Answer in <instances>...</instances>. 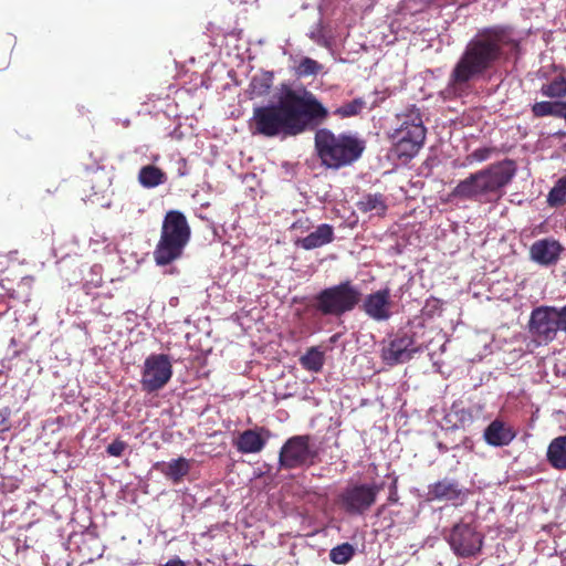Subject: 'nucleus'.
<instances>
[{
	"mask_svg": "<svg viewBox=\"0 0 566 566\" xmlns=\"http://www.w3.org/2000/svg\"><path fill=\"white\" fill-rule=\"evenodd\" d=\"M547 202L551 207H558L566 202V177L560 178L552 188Z\"/></svg>",
	"mask_w": 566,
	"mask_h": 566,
	"instance_id": "29",
	"label": "nucleus"
},
{
	"mask_svg": "<svg viewBox=\"0 0 566 566\" xmlns=\"http://www.w3.org/2000/svg\"><path fill=\"white\" fill-rule=\"evenodd\" d=\"M312 457L308 438L297 436L289 439L280 452V465L284 469H293L306 463Z\"/></svg>",
	"mask_w": 566,
	"mask_h": 566,
	"instance_id": "13",
	"label": "nucleus"
},
{
	"mask_svg": "<svg viewBox=\"0 0 566 566\" xmlns=\"http://www.w3.org/2000/svg\"><path fill=\"white\" fill-rule=\"evenodd\" d=\"M360 301V287L346 280L322 290L314 298V306L323 315L340 317L352 312Z\"/></svg>",
	"mask_w": 566,
	"mask_h": 566,
	"instance_id": "7",
	"label": "nucleus"
},
{
	"mask_svg": "<svg viewBox=\"0 0 566 566\" xmlns=\"http://www.w3.org/2000/svg\"><path fill=\"white\" fill-rule=\"evenodd\" d=\"M562 331L557 307L539 306L532 311L530 318V332L539 342H552L557 332Z\"/></svg>",
	"mask_w": 566,
	"mask_h": 566,
	"instance_id": "11",
	"label": "nucleus"
},
{
	"mask_svg": "<svg viewBox=\"0 0 566 566\" xmlns=\"http://www.w3.org/2000/svg\"><path fill=\"white\" fill-rule=\"evenodd\" d=\"M273 85V74L271 72H262L252 77L248 94L250 98L265 96Z\"/></svg>",
	"mask_w": 566,
	"mask_h": 566,
	"instance_id": "24",
	"label": "nucleus"
},
{
	"mask_svg": "<svg viewBox=\"0 0 566 566\" xmlns=\"http://www.w3.org/2000/svg\"><path fill=\"white\" fill-rule=\"evenodd\" d=\"M532 112L536 117L566 115V102H537L533 105Z\"/></svg>",
	"mask_w": 566,
	"mask_h": 566,
	"instance_id": "25",
	"label": "nucleus"
},
{
	"mask_svg": "<svg viewBox=\"0 0 566 566\" xmlns=\"http://www.w3.org/2000/svg\"><path fill=\"white\" fill-rule=\"evenodd\" d=\"M515 174L516 165L511 159L492 164L461 180L450 192V200L496 201L504 195V188Z\"/></svg>",
	"mask_w": 566,
	"mask_h": 566,
	"instance_id": "3",
	"label": "nucleus"
},
{
	"mask_svg": "<svg viewBox=\"0 0 566 566\" xmlns=\"http://www.w3.org/2000/svg\"><path fill=\"white\" fill-rule=\"evenodd\" d=\"M452 552L459 557H472L481 552L483 536L475 527L460 521L450 530L446 536Z\"/></svg>",
	"mask_w": 566,
	"mask_h": 566,
	"instance_id": "9",
	"label": "nucleus"
},
{
	"mask_svg": "<svg viewBox=\"0 0 566 566\" xmlns=\"http://www.w3.org/2000/svg\"><path fill=\"white\" fill-rule=\"evenodd\" d=\"M388 501L391 503H395L398 501V494H397V490H396L395 485H392V488L390 490Z\"/></svg>",
	"mask_w": 566,
	"mask_h": 566,
	"instance_id": "38",
	"label": "nucleus"
},
{
	"mask_svg": "<svg viewBox=\"0 0 566 566\" xmlns=\"http://www.w3.org/2000/svg\"><path fill=\"white\" fill-rule=\"evenodd\" d=\"M357 209L364 213L381 217L387 210L386 198L381 193L364 195L357 202Z\"/></svg>",
	"mask_w": 566,
	"mask_h": 566,
	"instance_id": "21",
	"label": "nucleus"
},
{
	"mask_svg": "<svg viewBox=\"0 0 566 566\" xmlns=\"http://www.w3.org/2000/svg\"><path fill=\"white\" fill-rule=\"evenodd\" d=\"M310 38L317 44L322 46H329L332 41V35L326 29L318 23L310 31Z\"/></svg>",
	"mask_w": 566,
	"mask_h": 566,
	"instance_id": "32",
	"label": "nucleus"
},
{
	"mask_svg": "<svg viewBox=\"0 0 566 566\" xmlns=\"http://www.w3.org/2000/svg\"><path fill=\"white\" fill-rule=\"evenodd\" d=\"M265 444V438L253 429L243 431L237 439L235 446L242 453L260 452Z\"/></svg>",
	"mask_w": 566,
	"mask_h": 566,
	"instance_id": "19",
	"label": "nucleus"
},
{
	"mask_svg": "<svg viewBox=\"0 0 566 566\" xmlns=\"http://www.w3.org/2000/svg\"><path fill=\"white\" fill-rule=\"evenodd\" d=\"M381 489L376 483L349 485L339 495V504L348 514L363 515L374 505Z\"/></svg>",
	"mask_w": 566,
	"mask_h": 566,
	"instance_id": "10",
	"label": "nucleus"
},
{
	"mask_svg": "<svg viewBox=\"0 0 566 566\" xmlns=\"http://www.w3.org/2000/svg\"><path fill=\"white\" fill-rule=\"evenodd\" d=\"M469 494L470 491L463 488L457 480L444 478L430 484L427 495L429 501H444L459 506L467 501Z\"/></svg>",
	"mask_w": 566,
	"mask_h": 566,
	"instance_id": "12",
	"label": "nucleus"
},
{
	"mask_svg": "<svg viewBox=\"0 0 566 566\" xmlns=\"http://www.w3.org/2000/svg\"><path fill=\"white\" fill-rule=\"evenodd\" d=\"M327 114L312 92L284 86L276 103L254 107L250 129L253 135L265 137L296 136Z\"/></svg>",
	"mask_w": 566,
	"mask_h": 566,
	"instance_id": "1",
	"label": "nucleus"
},
{
	"mask_svg": "<svg viewBox=\"0 0 566 566\" xmlns=\"http://www.w3.org/2000/svg\"><path fill=\"white\" fill-rule=\"evenodd\" d=\"M308 228H310V222H308V220H307V219H306V220H304V221L298 220V221H296V222H294V223L292 224V229H295V230H296V229H305V230H307Z\"/></svg>",
	"mask_w": 566,
	"mask_h": 566,
	"instance_id": "36",
	"label": "nucleus"
},
{
	"mask_svg": "<svg viewBox=\"0 0 566 566\" xmlns=\"http://www.w3.org/2000/svg\"><path fill=\"white\" fill-rule=\"evenodd\" d=\"M515 436L512 427H486L484 430L485 441L493 447L506 446Z\"/></svg>",
	"mask_w": 566,
	"mask_h": 566,
	"instance_id": "22",
	"label": "nucleus"
},
{
	"mask_svg": "<svg viewBox=\"0 0 566 566\" xmlns=\"http://www.w3.org/2000/svg\"><path fill=\"white\" fill-rule=\"evenodd\" d=\"M315 147L323 165L338 169L356 161L361 156L365 144L354 135H335L322 128L315 134Z\"/></svg>",
	"mask_w": 566,
	"mask_h": 566,
	"instance_id": "4",
	"label": "nucleus"
},
{
	"mask_svg": "<svg viewBox=\"0 0 566 566\" xmlns=\"http://www.w3.org/2000/svg\"><path fill=\"white\" fill-rule=\"evenodd\" d=\"M398 127L390 135L394 151L399 158L415 157L426 139V128L418 109L398 117Z\"/></svg>",
	"mask_w": 566,
	"mask_h": 566,
	"instance_id": "6",
	"label": "nucleus"
},
{
	"mask_svg": "<svg viewBox=\"0 0 566 566\" xmlns=\"http://www.w3.org/2000/svg\"><path fill=\"white\" fill-rule=\"evenodd\" d=\"M562 251V244L557 240L551 238L535 241L530 249L532 260L541 265L555 264L558 261Z\"/></svg>",
	"mask_w": 566,
	"mask_h": 566,
	"instance_id": "16",
	"label": "nucleus"
},
{
	"mask_svg": "<svg viewBox=\"0 0 566 566\" xmlns=\"http://www.w3.org/2000/svg\"><path fill=\"white\" fill-rule=\"evenodd\" d=\"M324 360V353L318 347H311L300 359L301 365L313 373L321 371Z\"/></svg>",
	"mask_w": 566,
	"mask_h": 566,
	"instance_id": "26",
	"label": "nucleus"
},
{
	"mask_svg": "<svg viewBox=\"0 0 566 566\" xmlns=\"http://www.w3.org/2000/svg\"><path fill=\"white\" fill-rule=\"evenodd\" d=\"M385 511V505H381L378 511H377V515H380L382 512Z\"/></svg>",
	"mask_w": 566,
	"mask_h": 566,
	"instance_id": "40",
	"label": "nucleus"
},
{
	"mask_svg": "<svg viewBox=\"0 0 566 566\" xmlns=\"http://www.w3.org/2000/svg\"><path fill=\"white\" fill-rule=\"evenodd\" d=\"M354 554V546L349 543H343L331 549L329 558L333 563L340 565L348 563Z\"/></svg>",
	"mask_w": 566,
	"mask_h": 566,
	"instance_id": "28",
	"label": "nucleus"
},
{
	"mask_svg": "<svg viewBox=\"0 0 566 566\" xmlns=\"http://www.w3.org/2000/svg\"><path fill=\"white\" fill-rule=\"evenodd\" d=\"M156 469L174 483H179L189 473L191 461L180 457L168 462H158Z\"/></svg>",
	"mask_w": 566,
	"mask_h": 566,
	"instance_id": "18",
	"label": "nucleus"
},
{
	"mask_svg": "<svg viewBox=\"0 0 566 566\" xmlns=\"http://www.w3.org/2000/svg\"><path fill=\"white\" fill-rule=\"evenodd\" d=\"M490 424L497 426V424H503V423H502L501 421H499V420H494V421H492Z\"/></svg>",
	"mask_w": 566,
	"mask_h": 566,
	"instance_id": "41",
	"label": "nucleus"
},
{
	"mask_svg": "<svg viewBox=\"0 0 566 566\" xmlns=\"http://www.w3.org/2000/svg\"><path fill=\"white\" fill-rule=\"evenodd\" d=\"M541 93L542 95L552 98L566 96V76L559 75L552 82L544 84L541 88Z\"/></svg>",
	"mask_w": 566,
	"mask_h": 566,
	"instance_id": "27",
	"label": "nucleus"
},
{
	"mask_svg": "<svg viewBox=\"0 0 566 566\" xmlns=\"http://www.w3.org/2000/svg\"><path fill=\"white\" fill-rule=\"evenodd\" d=\"M417 352L413 338L407 334L397 335L394 339L384 345L381 349V358L388 365H397L408 361Z\"/></svg>",
	"mask_w": 566,
	"mask_h": 566,
	"instance_id": "15",
	"label": "nucleus"
},
{
	"mask_svg": "<svg viewBox=\"0 0 566 566\" xmlns=\"http://www.w3.org/2000/svg\"><path fill=\"white\" fill-rule=\"evenodd\" d=\"M191 230L184 213L170 210L166 213L160 239L154 251L158 265H167L179 259L190 240Z\"/></svg>",
	"mask_w": 566,
	"mask_h": 566,
	"instance_id": "5",
	"label": "nucleus"
},
{
	"mask_svg": "<svg viewBox=\"0 0 566 566\" xmlns=\"http://www.w3.org/2000/svg\"><path fill=\"white\" fill-rule=\"evenodd\" d=\"M361 310L376 322L388 321L392 315L390 290L382 289L366 295L361 303Z\"/></svg>",
	"mask_w": 566,
	"mask_h": 566,
	"instance_id": "14",
	"label": "nucleus"
},
{
	"mask_svg": "<svg viewBox=\"0 0 566 566\" xmlns=\"http://www.w3.org/2000/svg\"><path fill=\"white\" fill-rule=\"evenodd\" d=\"M334 237V228L331 224L323 223L306 237L297 240V244L305 250H313L331 243Z\"/></svg>",
	"mask_w": 566,
	"mask_h": 566,
	"instance_id": "17",
	"label": "nucleus"
},
{
	"mask_svg": "<svg viewBox=\"0 0 566 566\" xmlns=\"http://www.w3.org/2000/svg\"><path fill=\"white\" fill-rule=\"evenodd\" d=\"M557 313L559 316V324L562 326V332L566 333V305L563 307H557Z\"/></svg>",
	"mask_w": 566,
	"mask_h": 566,
	"instance_id": "35",
	"label": "nucleus"
},
{
	"mask_svg": "<svg viewBox=\"0 0 566 566\" xmlns=\"http://www.w3.org/2000/svg\"><path fill=\"white\" fill-rule=\"evenodd\" d=\"M10 410L6 406H0V424L7 421Z\"/></svg>",
	"mask_w": 566,
	"mask_h": 566,
	"instance_id": "37",
	"label": "nucleus"
},
{
	"mask_svg": "<svg viewBox=\"0 0 566 566\" xmlns=\"http://www.w3.org/2000/svg\"><path fill=\"white\" fill-rule=\"evenodd\" d=\"M323 66L317 61L310 57H304L301 60L296 72L300 76H308L316 75L321 72Z\"/></svg>",
	"mask_w": 566,
	"mask_h": 566,
	"instance_id": "31",
	"label": "nucleus"
},
{
	"mask_svg": "<svg viewBox=\"0 0 566 566\" xmlns=\"http://www.w3.org/2000/svg\"><path fill=\"white\" fill-rule=\"evenodd\" d=\"M127 444L124 441L115 440L107 447V453L113 457H120Z\"/></svg>",
	"mask_w": 566,
	"mask_h": 566,
	"instance_id": "33",
	"label": "nucleus"
},
{
	"mask_svg": "<svg viewBox=\"0 0 566 566\" xmlns=\"http://www.w3.org/2000/svg\"><path fill=\"white\" fill-rule=\"evenodd\" d=\"M506 45H517L511 27L494 25L479 30L454 64L442 91L443 97L455 98L469 94L472 83L494 66Z\"/></svg>",
	"mask_w": 566,
	"mask_h": 566,
	"instance_id": "2",
	"label": "nucleus"
},
{
	"mask_svg": "<svg viewBox=\"0 0 566 566\" xmlns=\"http://www.w3.org/2000/svg\"><path fill=\"white\" fill-rule=\"evenodd\" d=\"M164 566H186L185 563L179 558L168 560Z\"/></svg>",
	"mask_w": 566,
	"mask_h": 566,
	"instance_id": "39",
	"label": "nucleus"
},
{
	"mask_svg": "<svg viewBox=\"0 0 566 566\" xmlns=\"http://www.w3.org/2000/svg\"><path fill=\"white\" fill-rule=\"evenodd\" d=\"M472 157H473L476 161H484V160H486V159L490 157V149H488V148H479V149H475V150L472 153Z\"/></svg>",
	"mask_w": 566,
	"mask_h": 566,
	"instance_id": "34",
	"label": "nucleus"
},
{
	"mask_svg": "<svg viewBox=\"0 0 566 566\" xmlns=\"http://www.w3.org/2000/svg\"><path fill=\"white\" fill-rule=\"evenodd\" d=\"M167 180L166 174L156 166L146 165L138 172V181L144 188H155Z\"/></svg>",
	"mask_w": 566,
	"mask_h": 566,
	"instance_id": "23",
	"label": "nucleus"
},
{
	"mask_svg": "<svg viewBox=\"0 0 566 566\" xmlns=\"http://www.w3.org/2000/svg\"><path fill=\"white\" fill-rule=\"evenodd\" d=\"M547 461L556 470H566V436L551 441L547 448Z\"/></svg>",
	"mask_w": 566,
	"mask_h": 566,
	"instance_id": "20",
	"label": "nucleus"
},
{
	"mask_svg": "<svg viewBox=\"0 0 566 566\" xmlns=\"http://www.w3.org/2000/svg\"><path fill=\"white\" fill-rule=\"evenodd\" d=\"M172 376L171 359L165 354L149 355L143 366L140 385L146 392L164 388Z\"/></svg>",
	"mask_w": 566,
	"mask_h": 566,
	"instance_id": "8",
	"label": "nucleus"
},
{
	"mask_svg": "<svg viewBox=\"0 0 566 566\" xmlns=\"http://www.w3.org/2000/svg\"><path fill=\"white\" fill-rule=\"evenodd\" d=\"M365 104L366 103L361 98H355L336 108L335 114L340 117L355 116L358 115L364 109Z\"/></svg>",
	"mask_w": 566,
	"mask_h": 566,
	"instance_id": "30",
	"label": "nucleus"
}]
</instances>
